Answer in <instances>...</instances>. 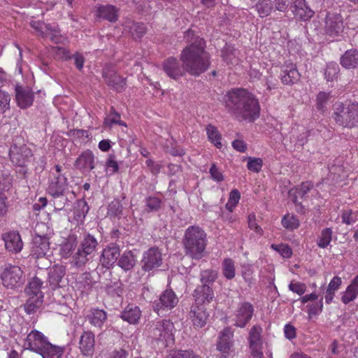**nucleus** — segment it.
<instances>
[{"mask_svg":"<svg viewBox=\"0 0 358 358\" xmlns=\"http://www.w3.org/2000/svg\"><path fill=\"white\" fill-rule=\"evenodd\" d=\"M77 245L76 237L71 235L66 241L61 245L60 254L63 258L69 257Z\"/></svg>","mask_w":358,"mask_h":358,"instance_id":"obj_40","label":"nucleus"},{"mask_svg":"<svg viewBox=\"0 0 358 358\" xmlns=\"http://www.w3.org/2000/svg\"><path fill=\"white\" fill-rule=\"evenodd\" d=\"M331 118L339 126L346 128L358 127V104L345 105L337 102L333 105Z\"/></svg>","mask_w":358,"mask_h":358,"instance_id":"obj_5","label":"nucleus"},{"mask_svg":"<svg viewBox=\"0 0 358 358\" xmlns=\"http://www.w3.org/2000/svg\"><path fill=\"white\" fill-rule=\"evenodd\" d=\"M5 248L12 254H17L23 248V242L20 234L17 231H10L2 234Z\"/></svg>","mask_w":358,"mask_h":358,"instance_id":"obj_18","label":"nucleus"},{"mask_svg":"<svg viewBox=\"0 0 358 358\" xmlns=\"http://www.w3.org/2000/svg\"><path fill=\"white\" fill-rule=\"evenodd\" d=\"M15 93L16 101L20 108H27L32 105L34 94L31 89L17 85Z\"/></svg>","mask_w":358,"mask_h":358,"instance_id":"obj_27","label":"nucleus"},{"mask_svg":"<svg viewBox=\"0 0 358 358\" xmlns=\"http://www.w3.org/2000/svg\"><path fill=\"white\" fill-rule=\"evenodd\" d=\"M43 282L37 277L34 278L28 284L25 289V292L28 296L43 299V294L41 292Z\"/></svg>","mask_w":358,"mask_h":358,"instance_id":"obj_35","label":"nucleus"},{"mask_svg":"<svg viewBox=\"0 0 358 358\" xmlns=\"http://www.w3.org/2000/svg\"><path fill=\"white\" fill-rule=\"evenodd\" d=\"M163 69L166 75L174 80H177L185 74L186 69L180 61L171 57L163 62Z\"/></svg>","mask_w":358,"mask_h":358,"instance_id":"obj_16","label":"nucleus"},{"mask_svg":"<svg viewBox=\"0 0 358 358\" xmlns=\"http://www.w3.org/2000/svg\"><path fill=\"white\" fill-rule=\"evenodd\" d=\"M48 342V338L43 333L38 330H32L27 335L24 345L26 349L38 353Z\"/></svg>","mask_w":358,"mask_h":358,"instance_id":"obj_12","label":"nucleus"},{"mask_svg":"<svg viewBox=\"0 0 358 358\" xmlns=\"http://www.w3.org/2000/svg\"><path fill=\"white\" fill-rule=\"evenodd\" d=\"M185 38L189 45L182 50L180 59L186 72L192 76H199L207 71L210 64V55L205 50L206 42L202 38L195 36L191 29L185 32Z\"/></svg>","mask_w":358,"mask_h":358,"instance_id":"obj_1","label":"nucleus"},{"mask_svg":"<svg viewBox=\"0 0 358 358\" xmlns=\"http://www.w3.org/2000/svg\"><path fill=\"white\" fill-rule=\"evenodd\" d=\"M233 337L234 331L229 327H225L221 332L219 336V341L217 343V349L222 354L229 355L233 347Z\"/></svg>","mask_w":358,"mask_h":358,"instance_id":"obj_22","label":"nucleus"},{"mask_svg":"<svg viewBox=\"0 0 358 358\" xmlns=\"http://www.w3.org/2000/svg\"><path fill=\"white\" fill-rule=\"evenodd\" d=\"M358 294L355 293L350 287L348 286L346 290L343 293L341 301L343 303L348 304L354 301Z\"/></svg>","mask_w":358,"mask_h":358,"instance_id":"obj_62","label":"nucleus"},{"mask_svg":"<svg viewBox=\"0 0 358 358\" xmlns=\"http://www.w3.org/2000/svg\"><path fill=\"white\" fill-rule=\"evenodd\" d=\"M262 328L259 325H254L249 331V348H262L263 339L262 336Z\"/></svg>","mask_w":358,"mask_h":358,"instance_id":"obj_33","label":"nucleus"},{"mask_svg":"<svg viewBox=\"0 0 358 358\" xmlns=\"http://www.w3.org/2000/svg\"><path fill=\"white\" fill-rule=\"evenodd\" d=\"M343 67L350 69L358 66V51L355 49L347 50L341 57Z\"/></svg>","mask_w":358,"mask_h":358,"instance_id":"obj_34","label":"nucleus"},{"mask_svg":"<svg viewBox=\"0 0 358 358\" xmlns=\"http://www.w3.org/2000/svg\"><path fill=\"white\" fill-rule=\"evenodd\" d=\"M12 186V177L8 171H0V190H8Z\"/></svg>","mask_w":358,"mask_h":358,"instance_id":"obj_52","label":"nucleus"},{"mask_svg":"<svg viewBox=\"0 0 358 358\" xmlns=\"http://www.w3.org/2000/svg\"><path fill=\"white\" fill-rule=\"evenodd\" d=\"M98 246L96 238L89 233L83 234L78 246L77 251L73 255L71 264L76 268L83 267L92 261Z\"/></svg>","mask_w":358,"mask_h":358,"instance_id":"obj_4","label":"nucleus"},{"mask_svg":"<svg viewBox=\"0 0 358 358\" xmlns=\"http://www.w3.org/2000/svg\"><path fill=\"white\" fill-rule=\"evenodd\" d=\"M255 7L259 17H266L270 15L274 8L273 1L272 0H258Z\"/></svg>","mask_w":358,"mask_h":358,"instance_id":"obj_38","label":"nucleus"},{"mask_svg":"<svg viewBox=\"0 0 358 358\" xmlns=\"http://www.w3.org/2000/svg\"><path fill=\"white\" fill-rule=\"evenodd\" d=\"M122 208L120 201L115 199L108 206L107 215L110 217H120L122 213Z\"/></svg>","mask_w":358,"mask_h":358,"instance_id":"obj_47","label":"nucleus"},{"mask_svg":"<svg viewBox=\"0 0 358 358\" xmlns=\"http://www.w3.org/2000/svg\"><path fill=\"white\" fill-rule=\"evenodd\" d=\"M66 273V268L62 265L54 266L49 271V282L52 289L59 287V282Z\"/></svg>","mask_w":358,"mask_h":358,"instance_id":"obj_32","label":"nucleus"},{"mask_svg":"<svg viewBox=\"0 0 358 358\" xmlns=\"http://www.w3.org/2000/svg\"><path fill=\"white\" fill-rule=\"evenodd\" d=\"M107 318V313L103 310L99 308H91L86 315V319L92 327L99 330L103 329Z\"/></svg>","mask_w":358,"mask_h":358,"instance_id":"obj_26","label":"nucleus"},{"mask_svg":"<svg viewBox=\"0 0 358 358\" xmlns=\"http://www.w3.org/2000/svg\"><path fill=\"white\" fill-rule=\"evenodd\" d=\"M75 166L83 173L87 172L94 169V156L92 152L87 150L83 152L75 162Z\"/></svg>","mask_w":358,"mask_h":358,"instance_id":"obj_24","label":"nucleus"},{"mask_svg":"<svg viewBox=\"0 0 358 358\" xmlns=\"http://www.w3.org/2000/svg\"><path fill=\"white\" fill-rule=\"evenodd\" d=\"M120 256L119 246L115 243H111L103 249L100 262L103 267L109 268L117 262Z\"/></svg>","mask_w":358,"mask_h":358,"instance_id":"obj_20","label":"nucleus"},{"mask_svg":"<svg viewBox=\"0 0 358 358\" xmlns=\"http://www.w3.org/2000/svg\"><path fill=\"white\" fill-rule=\"evenodd\" d=\"M173 324L170 320H158L148 324V335L152 339L166 346L169 342L173 340Z\"/></svg>","mask_w":358,"mask_h":358,"instance_id":"obj_7","label":"nucleus"},{"mask_svg":"<svg viewBox=\"0 0 358 358\" xmlns=\"http://www.w3.org/2000/svg\"><path fill=\"white\" fill-rule=\"evenodd\" d=\"M206 243V234L202 229L195 226H191L187 229L183 241L186 255L192 259H201L203 257Z\"/></svg>","mask_w":358,"mask_h":358,"instance_id":"obj_3","label":"nucleus"},{"mask_svg":"<svg viewBox=\"0 0 358 358\" xmlns=\"http://www.w3.org/2000/svg\"><path fill=\"white\" fill-rule=\"evenodd\" d=\"M26 303L24 304V310L28 314L34 313L39 308L43 303V299L37 297L28 296Z\"/></svg>","mask_w":358,"mask_h":358,"instance_id":"obj_46","label":"nucleus"},{"mask_svg":"<svg viewBox=\"0 0 358 358\" xmlns=\"http://www.w3.org/2000/svg\"><path fill=\"white\" fill-rule=\"evenodd\" d=\"M207 135L209 141L213 143L217 148H221V134H220L217 129L209 124L206 127Z\"/></svg>","mask_w":358,"mask_h":358,"instance_id":"obj_45","label":"nucleus"},{"mask_svg":"<svg viewBox=\"0 0 358 358\" xmlns=\"http://www.w3.org/2000/svg\"><path fill=\"white\" fill-rule=\"evenodd\" d=\"M10 96L8 93L0 90V110L5 113L10 109Z\"/></svg>","mask_w":358,"mask_h":358,"instance_id":"obj_60","label":"nucleus"},{"mask_svg":"<svg viewBox=\"0 0 358 358\" xmlns=\"http://www.w3.org/2000/svg\"><path fill=\"white\" fill-rule=\"evenodd\" d=\"M166 358H199L190 350L173 351Z\"/></svg>","mask_w":358,"mask_h":358,"instance_id":"obj_59","label":"nucleus"},{"mask_svg":"<svg viewBox=\"0 0 358 358\" xmlns=\"http://www.w3.org/2000/svg\"><path fill=\"white\" fill-rule=\"evenodd\" d=\"M248 222L250 229L254 230L257 234H262L263 230L262 227L257 224L255 214H250L248 215Z\"/></svg>","mask_w":358,"mask_h":358,"instance_id":"obj_64","label":"nucleus"},{"mask_svg":"<svg viewBox=\"0 0 358 358\" xmlns=\"http://www.w3.org/2000/svg\"><path fill=\"white\" fill-rule=\"evenodd\" d=\"M271 248L278 252L283 258L289 259L292 255V250L288 245L286 244H272Z\"/></svg>","mask_w":358,"mask_h":358,"instance_id":"obj_53","label":"nucleus"},{"mask_svg":"<svg viewBox=\"0 0 358 358\" xmlns=\"http://www.w3.org/2000/svg\"><path fill=\"white\" fill-rule=\"evenodd\" d=\"M136 262V257L131 251H126L120 256L118 266L127 271L134 268Z\"/></svg>","mask_w":358,"mask_h":358,"instance_id":"obj_37","label":"nucleus"},{"mask_svg":"<svg viewBox=\"0 0 358 358\" xmlns=\"http://www.w3.org/2000/svg\"><path fill=\"white\" fill-rule=\"evenodd\" d=\"M178 298L172 289L164 290L158 301L154 302L153 309L159 315L173 308L178 303Z\"/></svg>","mask_w":358,"mask_h":358,"instance_id":"obj_10","label":"nucleus"},{"mask_svg":"<svg viewBox=\"0 0 358 358\" xmlns=\"http://www.w3.org/2000/svg\"><path fill=\"white\" fill-rule=\"evenodd\" d=\"M89 206L86 201L84 199L78 200L74 207V218L78 222H83L85 220L88 211Z\"/></svg>","mask_w":358,"mask_h":358,"instance_id":"obj_39","label":"nucleus"},{"mask_svg":"<svg viewBox=\"0 0 358 358\" xmlns=\"http://www.w3.org/2000/svg\"><path fill=\"white\" fill-rule=\"evenodd\" d=\"M241 199V194L238 189H234L231 191L229 194V197L227 203L225 205L226 208L232 212L234 208L238 204L239 200Z\"/></svg>","mask_w":358,"mask_h":358,"instance_id":"obj_51","label":"nucleus"},{"mask_svg":"<svg viewBox=\"0 0 358 358\" xmlns=\"http://www.w3.org/2000/svg\"><path fill=\"white\" fill-rule=\"evenodd\" d=\"M307 307L308 308V313L309 317H312L313 316L319 315L320 313H322L323 309L322 298L320 301L313 304L307 306Z\"/></svg>","mask_w":358,"mask_h":358,"instance_id":"obj_57","label":"nucleus"},{"mask_svg":"<svg viewBox=\"0 0 358 358\" xmlns=\"http://www.w3.org/2000/svg\"><path fill=\"white\" fill-rule=\"evenodd\" d=\"M130 32L134 39H140L146 33V27L144 24L133 22L129 27Z\"/></svg>","mask_w":358,"mask_h":358,"instance_id":"obj_50","label":"nucleus"},{"mask_svg":"<svg viewBox=\"0 0 358 358\" xmlns=\"http://www.w3.org/2000/svg\"><path fill=\"white\" fill-rule=\"evenodd\" d=\"M78 348L82 355L86 357H92L95 351V336L90 330L83 331L81 334Z\"/></svg>","mask_w":358,"mask_h":358,"instance_id":"obj_14","label":"nucleus"},{"mask_svg":"<svg viewBox=\"0 0 358 358\" xmlns=\"http://www.w3.org/2000/svg\"><path fill=\"white\" fill-rule=\"evenodd\" d=\"M195 303L204 305L205 303H209L214 298V293L211 287L206 284L205 285L198 286L194 292Z\"/></svg>","mask_w":358,"mask_h":358,"instance_id":"obj_28","label":"nucleus"},{"mask_svg":"<svg viewBox=\"0 0 358 358\" xmlns=\"http://www.w3.org/2000/svg\"><path fill=\"white\" fill-rule=\"evenodd\" d=\"M0 277L3 285L10 289L20 287L24 281L21 268L11 264H5L0 267Z\"/></svg>","mask_w":358,"mask_h":358,"instance_id":"obj_8","label":"nucleus"},{"mask_svg":"<svg viewBox=\"0 0 358 358\" xmlns=\"http://www.w3.org/2000/svg\"><path fill=\"white\" fill-rule=\"evenodd\" d=\"M313 187V185L310 182H303L300 186H297L289 191V197L293 203L298 204L299 198H306V194Z\"/></svg>","mask_w":358,"mask_h":358,"instance_id":"obj_29","label":"nucleus"},{"mask_svg":"<svg viewBox=\"0 0 358 358\" xmlns=\"http://www.w3.org/2000/svg\"><path fill=\"white\" fill-rule=\"evenodd\" d=\"M222 266L223 275L228 280L233 279L236 275L234 261L230 258L224 259Z\"/></svg>","mask_w":358,"mask_h":358,"instance_id":"obj_44","label":"nucleus"},{"mask_svg":"<svg viewBox=\"0 0 358 358\" xmlns=\"http://www.w3.org/2000/svg\"><path fill=\"white\" fill-rule=\"evenodd\" d=\"M120 117V114L117 113L113 107H111L110 113L106 117L103 124L108 127H111L113 124H120L127 127L126 123L122 122Z\"/></svg>","mask_w":358,"mask_h":358,"instance_id":"obj_42","label":"nucleus"},{"mask_svg":"<svg viewBox=\"0 0 358 358\" xmlns=\"http://www.w3.org/2000/svg\"><path fill=\"white\" fill-rule=\"evenodd\" d=\"M223 99L228 113L240 122H253L259 116L258 100L246 90L233 89L224 96Z\"/></svg>","mask_w":358,"mask_h":358,"instance_id":"obj_2","label":"nucleus"},{"mask_svg":"<svg viewBox=\"0 0 358 358\" xmlns=\"http://www.w3.org/2000/svg\"><path fill=\"white\" fill-rule=\"evenodd\" d=\"M263 166V161L260 158H252L249 157L248 162L247 164L248 169L255 173H258L262 169V167Z\"/></svg>","mask_w":358,"mask_h":358,"instance_id":"obj_58","label":"nucleus"},{"mask_svg":"<svg viewBox=\"0 0 358 358\" xmlns=\"http://www.w3.org/2000/svg\"><path fill=\"white\" fill-rule=\"evenodd\" d=\"M145 206L149 212L157 211L161 208L162 200L157 196H148L145 199Z\"/></svg>","mask_w":358,"mask_h":358,"instance_id":"obj_54","label":"nucleus"},{"mask_svg":"<svg viewBox=\"0 0 358 358\" xmlns=\"http://www.w3.org/2000/svg\"><path fill=\"white\" fill-rule=\"evenodd\" d=\"M103 78L106 83L117 92H122L124 89L125 80L117 75L113 67L105 66L103 69Z\"/></svg>","mask_w":358,"mask_h":358,"instance_id":"obj_15","label":"nucleus"},{"mask_svg":"<svg viewBox=\"0 0 358 358\" xmlns=\"http://www.w3.org/2000/svg\"><path fill=\"white\" fill-rule=\"evenodd\" d=\"M235 53L236 50L228 45H226L222 50V57L228 64H233L237 62Z\"/></svg>","mask_w":358,"mask_h":358,"instance_id":"obj_49","label":"nucleus"},{"mask_svg":"<svg viewBox=\"0 0 358 358\" xmlns=\"http://www.w3.org/2000/svg\"><path fill=\"white\" fill-rule=\"evenodd\" d=\"M340 69L337 63L331 62L327 64L324 76L327 82H333L338 78Z\"/></svg>","mask_w":358,"mask_h":358,"instance_id":"obj_41","label":"nucleus"},{"mask_svg":"<svg viewBox=\"0 0 358 358\" xmlns=\"http://www.w3.org/2000/svg\"><path fill=\"white\" fill-rule=\"evenodd\" d=\"M344 29L343 17L340 14L328 13L325 18L324 30L327 35L339 36Z\"/></svg>","mask_w":358,"mask_h":358,"instance_id":"obj_13","label":"nucleus"},{"mask_svg":"<svg viewBox=\"0 0 358 358\" xmlns=\"http://www.w3.org/2000/svg\"><path fill=\"white\" fill-rule=\"evenodd\" d=\"M11 162L13 164L22 168L23 176H26L27 169L24 168L33 160V153L26 145L11 146L9 152Z\"/></svg>","mask_w":358,"mask_h":358,"instance_id":"obj_9","label":"nucleus"},{"mask_svg":"<svg viewBox=\"0 0 358 358\" xmlns=\"http://www.w3.org/2000/svg\"><path fill=\"white\" fill-rule=\"evenodd\" d=\"M52 231L43 223L37 224L34 230L31 255L36 259L43 257L50 249Z\"/></svg>","mask_w":358,"mask_h":358,"instance_id":"obj_6","label":"nucleus"},{"mask_svg":"<svg viewBox=\"0 0 358 358\" xmlns=\"http://www.w3.org/2000/svg\"><path fill=\"white\" fill-rule=\"evenodd\" d=\"M66 185V178L64 176L55 175L50 180L48 192L55 199L62 196H62Z\"/></svg>","mask_w":358,"mask_h":358,"instance_id":"obj_25","label":"nucleus"},{"mask_svg":"<svg viewBox=\"0 0 358 358\" xmlns=\"http://www.w3.org/2000/svg\"><path fill=\"white\" fill-rule=\"evenodd\" d=\"M189 317L194 327L201 328L206 325L208 314L204 305L194 303L190 308Z\"/></svg>","mask_w":358,"mask_h":358,"instance_id":"obj_17","label":"nucleus"},{"mask_svg":"<svg viewBox=\"0 0 358 358\" xmlns=\"http://www.w3.org/2000/svg\"><path fill=\"white\" fill-rule=\"evenodd\" d=\"M217 273L213 270H205L201 272L200 280L201 285H205L208 284L210 287L213 284L217 278Z\"/></svg>","mask_w":358,"mask_h":358,"instance_id":"obj_48","label":"nucleus"},{"mask_svg":"<svg viewBox=\"0 0 358 358\" xmlns=\"http://www.w3.org/2000/svg\"><path fill=\"white\" fill-rule=\"evenodd\" d=\"M254 308L249 302H244L239 305L235 317V326L243 328L252 319Z\"/></svg>","mask_w":358,"mask_h":358,"instance_id":"obj_19","label":"nucleus"},{"mask_svg":"<svg viewBox=\"0 0 358 358\" xmlns=\"http://www.w3.org/2000/svg\"><path fill=\"white\" fill-rule=\"evenodd\" d=\"M64 353V348L54 345L50 342L38 354L43 358H61Z\"/></svg>","mask_w":358,"mask_h":358,"instance_id":"obj_36","label":"nucleus"},{"mask_svg":"<svg viewBox=\"0 0 358 358\" xmlns=\"http://www.w3.org/2000/svg\"><path fill=\"white\" fill-rule=\"evenodd\" d=\"M289 289L294 292L298 294L299 295H302L306 292V286L304 283L302 282H292L289 285Z\"/></svg>","mask_w":358,"mask_h":358,"instance_id":"obj_63","label":"nucleus"},{"mask_svg":"<svg viewBox=\"0 0 358 358\" xmlns=\"http://www.w3.org/2000/svg\"><path fill=\"white\" fill-rule=\"evenodd\" d=\"M333 231L331 228H324L322 230L317 239V245L320 248H326L332 240Z\"/></svg>","mask_w":358,"mask_h":358,"instance_id":"obj_43","label":"nucleus"},{"mask_svg":"<svg viewBox=\"0 0 358 358\" xmlns=\"http://www.w3.org/2000/svg\"><path fill=\"white\" fill-rule=\"evenodd\" d=\"M331 97L330 93L320 92L317 95L316 99V107L317 109L321 111H324L326 108V104Z\"/></svg>","mask_w":358,"mask_h":358,"instance_id":"obj_55","label":"nucleus"},{"mask_svg":"<svg viewBox=\"0 0 358 358\" xmlns=\"http://www.w3.org/2000/svg\"><path fill=\"white\" fill-rule=\"evenodd\" d=\"M106 169L110 174H114L119 170V166L115 160V155H110L106 162Z\"/></svg>","mask_w":358,"mask_h":358,"instance_id":"obj_61","label":"nucleus"},{"mask_svg":"<svg viewBox=\"0 0 358 358\" xmlns=\"http://www.w3.org/2000/svg\"><path fill=\"white\" fill-rule=\"evenodd\" d=\"M290 8L295 17L303 21L308 20L315 13L308 6L306 0H295Z\"/></svg>","mask_w":358,"mask_h":358,"instance_id":"obj_23","label":"nucleus"},{"mask_svg":"<svg viewBox=\"0 0 358 358\" xmlns=\"http://www.w3.org/2000/svg\"><path fill=\"white\" fill-rule=\"evenodd\" d=\"M162 264V255L157 247H152L143 253L141 267L145 271H150L159 267Z\"/></svg>","mask_w":358,"mask_h":358,"instance_id":"obj_11","label":"nucleus"},{"mask_svg":"<svg viewBox=\"0 0 358 358\" xmlns=\"http://www.w3.org/2000/svg\"><path fill=\"white\" fill-rule=\"evenodd\" d=\"M300 78L301 74L294 64H286L281 67L280 80L283 84L292 85L296 83Z\"/></svg>","mask_w":358,"mask_h":358,"instance_id":"obj_21","label":"nucleus"},{"mask_svg":"<svg viewBox=\"0 0 358 358\" xmlns=\"http://www.w3.org/2000/svg\"><path fill=\"white\" fill-rule=\"evenodd\" d=\"M282 226L287 229H295L299 226V221L293 215H285L282 220Z\"/></svg>","mask_w":358,"mask_h":358,"instance_id":"obj_56","label":"nucleus"},{"mask_svg":"<svg viewBox=\"0 0 358 358\" xmlns=\"http://www.w3.org/2000/svg\"><path fill=\"white\" fill-rule=\"evenodd\" d=\"M97 15L110 22H115L118 20V10L112 5H101L97 8Z\"/></svg>","mask_w":358,"mask_h":358,"instance_id":"obj_31","label":"nucleus"},{"mask_svg":"<svg viewBox=\"0 0 358 358\" xmlns=\"http://www.w3.org/2000/svg\"><path fill=\"white\" fill-rule=\"evenodd\" d=\"M141 316L140 308L134 305H128L121 313L120 317L131 324H135L138 322Z\"/></svg>","mask_w":358,"mask_h":358,"instance_id":"obj_30","label":"nucleus"}]
</instances>
